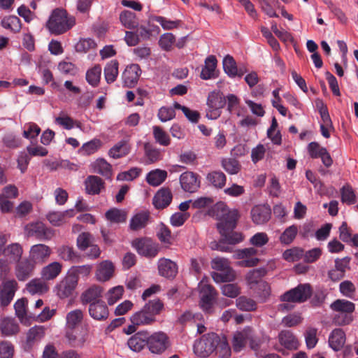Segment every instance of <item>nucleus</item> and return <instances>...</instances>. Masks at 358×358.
Masks as SVG:
<instances>
[{
  "label": "nucleus",
  "mask_w": 358,
  "mask_h": 358,
  "mask_svg": "<svg viewBox=\"0 0 358 358\" xmlns=\"http://www.w3.org/2000/svg\"><path fill=\"white\" fill-rule=\"evenodd\" d=\"M120 21L123 27L128 29H134L139 22L135 13L124 10L120 14Z\"/></svg>",
  "instance_id": "c756f323"
},
{
  "label": "nucleus",
  "mask_w": 358,
  "mask_h": 358,
  "mask_svg": "<svg viewBox=\"0 0 358 358\" xmlns=\"http://www.w3.org/2000/svg\"><path fill=\"white\" fill-rule=\"evenodd\" d=\"M1 24L3 28L10 29L14 33H17L21 29V21L19 17L15 15L5 17L2 19Z\"/></svg>",
  "instance_id": "8fccbe9b"
},
{
  "label": "nucleus",
  "mask_w": 358,
  "mask_h": 358,
  "mask_svg": "<svg viewBox=\"0 0 358 358\" xmlns=\"http://www.w3.org/2000/svg\"><path fill=\"white\" fill-rule=\"evenodd\" d=\"M89 314L96 320H104L108 317V309L103 301H96L89 305Z\"/></svg>",
  "instance_id": "b1692460"
},
{
  "label": "nucleus",
  "mask_w": 358,
  "mask_h": 358,
  "mask_svg": "<svg viewBox=\"0 0 358 358\" xmlns=\"http://www.w3.org/2000/svg\"><path fill=\"white\" fill-rule=\"evenodd\" d=\"M345 340L344 331L341 329H335L329 336V345L332 350L337 352L343 348Z\"/></svg>",
  "instance_id": "393cba45"
},
{
  "label": "nucleus",
  "mask_w": 358,
  "mask_h": 358,
  "mask_svg": "<svg viewBox=\"0 0 358 358\" xmlns=\"http://www.w3.org/2000/svg\"><path fill=\"white\" fill-rule=\"evenodd\" d=\"M73 210L70 209L64 212H50L47 215L48 220L54 226H60L64 222L66 216H73Z\"/></svg>",
  "instance_id": "79ce46f5"
},
{
  "label": "nucleus",
  "mask_w": 358,
  "mask_h": 358,
  "mask_svg": "<svg viewBox=\"0 0 358 358\" xmlns=\"http://www.w3.org/2000/svg\"><path fill=\"white\" fill-rule=\"evenodd\" d=\"M92 266L90 264L82 266H73L68 271L67 273L77 280L78 283L79 278H87L92 271Z\"/></svg>",
  "instance_id": "ea45409f"
},
{
  "label": "nucleus",
  "mask_w": 358,
  "mask_h": 358,
  "mask_svg": "<svg viewBox=\"0 0 358 358\" xmlns=\"http://www.w3.org/2000/svg\"><path fill=\"white\" fill-rule=\"evenodd\" d=\"M330 308L337 313L352 314L355 311V306L351 301L345 299H337L330 305Z\"/></svg>",
  "instance_id": "e433bc0d"
},
{
  "label": "nucleus",
  "mask_w": 358,
  "mask_h": 358,
  "mask_svg": "<svg viewBox=\"0 0 358 358\" xmlns=\"http://www.w3.org/2000/svg\"><path fill=\"white\" fill-rule=\"evenodd\" d=\"M211 267L215 271L212 273V278L216 282L233 280L234 275L227 259L215 257L211 262Z\"/></svg>",
  "instance_id": "423d86ee"
},
{
  "label": "nucleus",
  "mask_w": 358,
  "mask_h": 358,
  "mask_svg": "<svg viewBox=\"0 0 358 358\" xmlns=\"http://www.w3.org/2000/svg\"><path fill=\"white\" fill-rule=\"evenodd\" d=\"M78 286L77 280L68 273L55 286L56 294L60 299L72 296Z\"/></svg>",
  "instance_id": "9b49d317"
},
{
  "label": "nucleus",
  "mask_w": 358,
  "mask_h": 358,
  "mask_svg": "<svg viewBox=\"0 0 358 358\" xmlns=\"http://www.w3.org/2000/svg\"><path fill=\"white\" fill-rule=\"evenodd\" d=\"M93 236L89 232H82L77 237L76 245L80 251H86L92 243Z\"/></svg>",
  "instance_id": "680f3d73"
},
{
  "label": "nucleus",
  "mask_w": 358,
  "mask_h": 358,
  "mask_svg": "<svg viewBox=\"0 0 358 358\" xmlns=\"http://www.w3.org/2000/svg\"><path fill=\"white\" fill-rule=\"evenodd\" d=\"M208 181L215 188L221 189L226 184V176L220 171H214L208 173Z\"/></svg>",
  "instance_id": "37998d69"
},
{
  "label": "nucleus",
  "mask_w": 358,
  "mask_h": 358,
  "mask_svg": "<svg viewBox=\"0 0 358 358\" xmlns=\"http://www.w3.org/2000/svg\"><path fill=\"white\" fill-rule=\"evenodd\" d=\"M153 136L157 143L163 146L170 144L169 135L159 126L153 127Z\"/></svg>",
  "instance_id": "0e129e2a"
},
{
  "label": "nucleus",
  "mask_w": 358,
  "mask_h": 358,
  "mask_svg": "<svg viewBox=\"0 0 358 358\" xmlns=\"http://www.w3.org/2000/svg\"><path fill=\"white\" fill-rule=\"evenodd\" d=\"M215 354L221 358H229L231 356V348L224 335H220V341L216 346Z\"/></svg>",
  "instance_id": "09e8293b"
},
{
  "label": "nucleus",
  "mask_w": 358,
  "mask_h": 358,
  "mask_svg": "<svg viewBox=\"0 0 358 358\" xmlns=\"http://www.w3.org/2000/svg\"><path fill=\"white\" fill-rule=\"evenodd\" d=\"M132 246L136 248L140 255L148 258L155 257L159 252L157 244L148 238H141L134 240Z\"/></svg>",
  "instance_id": "6e6552de"
},
{
  "label": "nucleus",
  "mask_w": 358,
  "mask_h": 358,
  "mask_svg": "<svg viewBox=\"0 0 358 358\" xmlns=\"http://www.w3.org/2000/svg\"><path fill=\"white\" fill-rule=\"evenodd\" d=\"M257 252L254 248H244L238 250L236 252V256L238 259H245L241 262V265L245 267H253L259 262V259L253 257Z\"/></svg>",
  "instance_id": "4be33fe9"
},
{
  "label": "nucleus",
  "mask_w": 358,
  "mask_h": 358,
  "mask_svg": "<svg viewBox=\"0 0 358 358\" xmlns=\"http://www.w3.org/2000/svg\"><path fill=\"white\" fill-rule=\"evenodd\" d=\"M298 233V228L296 225L293 224L288 227L281 234L280 236V241L282 244L289 245L295 239Z\"/></svg>",
  "instance_id": "4d7b16f0"
},
{
  "label": "nucleus",
  "mask_w": 358,
  "mask_h": 358,
  "mask_svg": "<svg viewBox=\"0 0 358 358\" xmlns=\"http://www.w3.org/2000/svg\"><path fill=\"white\" fill-rule=\"evenodd\" d=\"M102 143L98 138H94L85 143L80 148L79 152L84 155H90L95 153L101 146Z\"/></svg>",
  "instance_id": "6e6d98bb"
},
{
  "label": "nucleus",
  "mask_w": 358,
  "mask_h": 358,
  "mask_svg": "<svg viewBox=\"0 0 358 358\" xmlns=\"http://www.w3.org/2000/svg\"><path fill=\"white\" fill-rule=\"evenodd\" d=\"M176 42V37L172 33L163 34L159 40V45L165 51H170Z\"/></svg>",
  "instance_id": "69168bd1"
},
{
  "label": "nucleus",
  "mask_w": 358,
  "mask_h": 358,
  "mask_svg": "<svg viewBox=\"0 0 358 358\" xmlns=\"http://www.w3.org/2000/svg\"><path fill=\"white\" fill-rule=\"evenodd\" d=\"M59 257L65 262L78 263L81 262V255L73 247L62 245L57 249Z\"/></svg>",
  "instance_id": "bb28decb"
},
{
  "label": "nucleus",
  "mask_w": 358,
  "mask_h": 358,
  "mask_svg": "<svg viewBox=\"0 0 358 358\" xmlns=\"http://www.w3.org/2000/svg\"><path fill=\"white\" fill-rule=\"evenodd\" d=\"M217 292L210 285H203L200 289L199 306L206 313H211L213 310V305L215 301Z\"/></svg>",
  "instance_id": "0eeeda50"
},
{
  "label": "nucleus",
  "mask_w": 358,
  "mask_h": 358,
  "mask_svg": "<svg viewBox=\"0 0 358 358\" xmlns=\"http://www.w3.org/2000/svg\"><path fill=\"white\" fill-rule=\"evenodd\" d=\"M144 152L145 164H151L159 161L162 158L160 150L148 143L144 145Z\"/></svg>",
  "instance_id": "473e14b6"
},
{
  "label": "nucleus",
  "mask_w": 358,
  "mask_h": 358,
  "mask_svg": "<svg viewBox=\"0 0 358 358\" xmlns=\"http://www.w3.org/2000/svg\"><path fill=\"white\" fill-rule=\"evenodd\" d=\"M51 253L50 248L44 244H36L31 246L30 250L29 259L36 264L43 263Z\"/></svg>",
  "instance_id": "5701e85b"
},
{
  "label": "nucleus",
  "mask_w": 358,
  "mask_h": 358,
  "mask_svg": "<svg viewBox=\"0 0 358 358\" xmlns=\"http://www.w3.org/2000/svg\"><path fill=\"white\" fill-rule=\"evenodd\" d=\"M164 308V303L159 299L149 300L138 311L130 317V321L139 326L151 325L156 322V316L159 315Z\"/></svg>",
  "instance_id": "f03ea898"
},
{
  "label": "nucleus",
  "mask_w": 358,
  "mask_h": 358,
  "mask_svg": "<svg viewBox=\"0 0 358 358\" xmlns=\"http://www.w3.org/2000/svg\"><path fill=\"white\" fill-rule=\"evenodd\" d=\"M303 255V249L299 248H293L292 249L286 250L282 254V257L287 262H294L301 259Z\"/></svg>",
  "instance_id": "338daca9"
},
{
  "label": "nucleus",
  "mask_w": 358,
  "mask_h": 358,
  "mask_svg": "<svg viewBox=\"0 0 358 358\" xmlns=\"http://www.w3.org/2000/svg\"><path fill=\"white\" fill-rule=\"evenodd\" d=\"M173 195L168 188H161L155 194L152 204L156 209H164L169 206L172 201Z\"/></svg>",
  "instance_id": "412c9836"
},
{
  "label": "nucleus",
  "mask_w": 358,
  "mask_h": 358,
  "mask_svg": "<svg viewBox=\"0 0 358 358\" xmlns=\"http://www.w3.org/2000/svg\"><path fill=\"white\" fill-rule=\"evenodd\" d=\"M150 215L149 212L142 210L135 214L130 220L129 228L133 231L143 229L148 224Z\"/></svg>",
  "instance_id": "cd10ccee"
},
{
  "label": "nucleus",
  "mask_w": 358,
  "mask_h": 358,
  "mask_svg": "<svg viewBox=\"0 0 358 358\" xmlns=\"http://www.w3.org/2000/svg\"><path fill=\"white\" fill-rule=\"evenodd\" d=\"M123 292L124 289L122 286H116L110 289L106 295L108 303L110 306L115 303L122 297Z\"/></svg>",
  "instance_id": "774afa93"
},
{
  "label": "nucleus",
  "mask_w": 358,
  "mask_h": 358,
  "mask_svg": "<svg viewBox=\"0 0 358 358\" xmlns=\"http://www.w3.org/2000/svg\"><path fill=\"white\" fill-rule=\"evenodd\" d=\"M44 336V329L42 327L34 326L29 329L27 334V345L32 347L36 341H40Z\"/></svg>",
  "instance_id": "3c124183"
},
{
  "label": "nucleus",
  "mask_w": 358,
  "mask_h": 358,
  "mask_svg": "<svg viewBox=\"0 0 358 358\" xmlns=\"http://www.w3.org/2000/svg\"><path fill=\"white\" fill-rule=\"evenodd\" d=\"M250 214L255 224H263L270 220L271 210L267 205H257L252 208Z\"/></svg>",
  "instance_id": "f3484780"
},
{
  "label": "nucleus",
  "mask_w": 358,
  "mask_h": 358,
  "mask_svg": "<svg viewBox=\"0 0 358 358\" xmlns=\"http://www.w3.org/2000/svg\"><path fill=\"white\" fill-rule=\"evenodd\" d=\"M75 24V20L69 17L67 12L62 8H56L47 22V27L52 34H62L69 30Z\"/></svg>",
  "instance_id": "7ed1b4c3"
},
{
  "label": "nucleus",
  "mask_w": 358,
  "mask_h": 358,
  "mask_svg": "<svg viewBox=\"0 0 358 358\" xmlns=\"http://www.w3.org/2000/svg\"><path fill=\"white\" fill-rule=\"evenodd\" d=\"M223 69L231 78H235L237 74V64L235 59L229 55H226L222 61Z\"/></svg>",
  "instance_id": "864d4df0"
},
{
  "label": "nucleus",
  "mask_w": 358,
  "mask_h": 358,
  "mask_svg": "<svg viewBox=\"0 0 358 358\" xmlns=\"http://www.w3.org/2000/svg\"><path fill=\"white\" fill-rule=\"evenodd\" d=\"M107 220L112 223H122L127 220V214L124 210L116 208H110L105 213Z\"/></svg>",
  "instance_id": "49530a36"
},
{
  "label": "nucleus",
  "mask_w": 358,
  "mask_h": 358,
  "mask_svg": "<svg viewBox=\"0 0 358 358\" xmlns=\"http://www.w3.org/2000/svg\"><path fill=\"white\" fill-rule=\"evenodd\" d=\"M141 74V69L138 64H132L127 66L122 75L124 86L134 87L137 84Z\"/></svg>",
  "instance_id": "2eb2a0df"
},
{
  "label": "nucleus",
  "mask_w": 358,
  "mask_h": 358,
  "mask_svg": "<svg viewBox=\"0 0 358 358\" xmlns=\"http://www.w3.org/2000/svg\"><path fill=\"white\" fill-rule=\"evenodd\" d=\"M208 215L217 220L216 227L220 234L218 241L210 243L213 250L231 252L234 245L241 243L243 237L234 231L240 215L236 209H230L224 202H217L208 210Z\"/></svg>",
  "instance_id": "f257e3e1"
},
{
  "label": "nucleus",
  "mask_w": 358,
  "mask_h": 358,
  "mask_svg": "<svg viewBox=\"0 0 358 358\" xmlns=\"http://www.w3.org/2000/svg\"><path fill=\"white\" fill-rule=\"evenodd\" d=\"M119 64L117 60H112L108 62L104 68L105 80L108 84L115 81L118 76Z\"/></svg>",
  "instance_id": "a19ab883"
},
{
  "label": "nucleus",
  "mask_w": 358,
  "mask_h": 358,
  "mask_svg": "<svg viewBox=\"0 0 358 358\" xmlns=\"http://www.w3.org/2000/svg\"><path fill=\"white\" fill-rule=\"evenodd\" d=\"M152 19L153 21L158 22L164 30H172L173 29H176L179 27L181 23V21L179 20H171L160 15H155Z\"/></svg>",
  "instance_id": "13d9d810"
},
{
  "label": "nucleus",
  "mask_w": 358,
  "mask_h": 358,
  "mask_svg": "<svg viewBox=\"0 0 358 358\" xmlns=\"http://www.w3.org/2000/svg\"><path fill=\"white\" fill-rule=\"evenodd\" d=\"M102 289L99 286H92L85 290L81 295L83 304H91L96 301H101Z\"/></svg>",
  "instance_id": "2f4dec72"
},
{
  "label": "nucleus",
  "mask_w": 358,
  "mask_h": 358,
  "mask_svg": "<svg viewBox=\"0 0 358 358\" xmlns=\"http://www.w3.org/2000/svg\"><path fill=\"white\" fill-rule=\"evenodd\" d=\"M26 289L31 294H42L45 293L48 287L46 284L39 279H33L26 285Z\"/></svg>",
  "instance_id": "a18cd8bd"
},
{
  "label": "nucleus",
  "mask_w": 358,
  "mask_h": 358,
  "mask_svg": "<svg viewBox=\"0 0 358 358\" xmlns=\"http://www.w3.org/2000/svg\"><path fill=\"white\" fill-rule=\"evenodd\" d=\"M248 335L245 331H236L231 341L234 352H241L247 343Z\"/></svg>",
  "instance_id": "5fc2aeb1"
},
{
  "label": "nucleus",
  "mask_w": 358,
  "mask_h": 358,
  "mask_svg": "<svg viewBox=\"0 0 358 358\" xmlns=\"http://www.w3.org/2000/svg\"><path fill=\"white\" fill-rule=\"evenodd\" d=\"M157 267L159 274L167 279H173L178 273V265L169 259H159L157 262Z\"/></svg>",
  "instance_id": "dca6fc26"
},
{
  "label": "nucleus",
  "mask_w": 358,
  "mask_h": 358,
  "mask_svg": "<svg viewBox=\"0 0 358 358\" xmlns=\"http://www.w3.org/2000/svg\"><path fill=\"white\" fill-rule=\"evenodd\" d=\"M101 73V68L99 65H96L88 69L86 72L85 78L89 85L93 87L98 86L100 82Z\"/></svg>",
  "instance_id": "603ef678"
},
{
  "label": "nucleus",
  "mask_w": 358,
  "mask_h": 358,
  "mask_svg": "<svg viewBox=\"0 0 358 358\" xmlns=\"http://www.w3.org/2000/svg\"><path fill=\"white\" fill-rule=\"evenodd\" d=\"M61 271L62 264L58 262H54L42 269L41 275L43 279L50 280L58 276Z\"/></svg>",
  "instance_id": "4c0bfd02"
},
{
  "label": "nucleus",
  "mask_w": 358,
  "mask_h": 358,
  "mask_svg": "<svg viewBox=\"0 0 358 358\" xmlns=\"http://www.w3.org/2000/svg\"><path fill=\"white\" fill-rule=\"evenodd\" d=\"M26 230L29 236H35L40 241L49 240L53 235L52 230L41 222H36L27 224Z\"/></svg>",
  "instance_id": "f8f14e48"
},
{
  "label": "nucleus",
  "mask_w": 358,
  "mask_h": 358,
  "mask_svg": "<svg viewBox=\"0 0 358 358\" xmlns=\"http://www.w3.org/2000/svg\"><path fill=\"white\" fill-rule=\"evenodd\" d=\"M313 289L308 283H300L280 296L282 302L303 303L312 295Z\"/></svg>",
  "instance_id": "39448f33"
},
{
  "label": "nucleus",
  "mask_w": 358,
  "mask_h": 358,
  "mask_svg": "<svg viewBox=\"0 0 358 358\" xmlns=\"http://www.w3.org/2000/svg\"><path fill=\"white\" fill-rule=\"evenodd\" d=\"M0 330L2 335L9 336L19 331V326L13 320L5 317L1 320Z\"/></svg>",
  "instance_id": "c9c22d12"
},
{
  "label": "nucleus",
  "mask_w": 358,
  "mask_h": 358,
  "mask_svg": "<svg viewBox=\"0 0 358 358\" xmlns=\"http://www.w3.org/2000/svg\"><path fill=\"white\" fill-rule=\"evenodd\" d=\"M279 342L287 350H296L299 345V341L290 330H282L278 334Z\"/></svg>",
  "instance_id": "a878e982"
},
{
  "label": "nucleus",
  "mask_w": 358,
  "mask_h": 358,
  "mask_svg": "<svg viewBox=\"0 0 358 358\" xmlns=\"http://www.w3.org/2000/svg\"><path fill=\"white\" fill-rule=\"evenodd\" d=\"M180 183L185 192L190 193L196 192L200 187L199 176L190 171L184 172L180 175Z\"/></svg>",
  "instance_id": "4468645a"
},
{
  "label": "nucleus",
  "mask_w": 358,
  "mask_h": 358,
  "mask_svg": "<svg viewBox=\"0 0 358 358\" xmlns=\"http://www.w3.org/2000/svg\"><path fill=\"white\" fill-rule=\"evenodd\" d=\"M36 264L29 258L18 261L15 268V276L20 281H25L33 275Z\"/></svg>",
  "instance_id": "ddd939ff"
},
{
  "label": "nucleus",
  "mask_w": 358,
  "mask_h": 358,
  "mask_svg": "<svg viewBox=\"0 0 358 358\" xmlns=\"http://www.w3.org/2000/svg\"><path fill=\"white\" fill-rule=\"evenodd\" d=\"M85 192L90 195H98L105 188V182L97 176H89L84 182Z\"/></svg>",
  "instance_id": "aec40b11"
},
{
  "label": "nucleus",
  "mask_w": 358,
  "mask_h": 358,
  "mask_svg": "<svg viewBox=\"0 0 358 358\" xmlns=\"http://www.w3.org/2000/svg\"><path fill=\"white\" fill-rule=\"evenodd\" d=\"M130 147L127 140L122 139L114 145L108 151V155L113 159H120L127 155Z\"/></svg>",
  "instance_id": "c85d7f7f"
},
{
  "label": "nucleus",
  "mask_w": 358,
  "mask_h": 358,
  "mask_svg": "<svg viewBox=\"0 0 358 358\" xmlns=\"http://www.w3.org/2000/svg\"><path fill=\"white\" fill-rule=\"evenodd\" d=\"M114 269V265L110 261H103L96 271L97 279L102 282L108 280L112 277Z\"/></svg>",
  "instance_id": "7c9ffc66"
},
{
  "label": "nucleus",
  "mask_w": 358,
  "mask_h": 358,
  "mask_svg": "<svg viewBox=\"0 0 358 358\" xmlns=\"http://www.w3.org/2000/svg\"><path fill=\"white\" fill-rule=\"evenodd\" d=\"M226 105V98L219 92H212L208 94L207 106L208 108L219 109L224 108Z\"/></svg>",
  "instance_id": "58836bf2"
},
{
  "label": "nucleus",
  "mask_w": 358,
  "mask_h": 358,
  "mask_svg": "<svg viewBox=\"0 0 358 358\" xmlns=\"http://www.w3.org/2000/svg\"><path fill=\"white\" fill-rule=\"evenodd\" d=\"M18 289V284L15 279L4 280L0 284V305L6 307L13 301Z\"/></svg>",
  "instance_id": "1a4fd4ad"
},
{
  "label": "nucleus",
  "mask_w": 358,
  "mask_h": 358,
  "mask_svg": "<svg viewBox=\"0 0 358 358\" xmlns=\"http://www.w3.org/2000/svg\"><path fill=\"white\" fill-rule=\"evenodd\" d=\"M169 337L162 332H155L152 335L148 333L147 347L152 353L160 354L168 347Z\"/></svg>",
  "instance_id": "9d476101"
},
{
  "label": "nucleus",
  "mask_w": 358,
  "mask_h": 358,
  "mask_svg": "<svg viewBox=\"0 0 358 358\" xmlns=\"http://www.w3.org/2000/svg\"><path fill=\"white\" fill-rule=\"evenodd\" d=\"M22 248L19 243H12L5 248L3 255L10 256V259L18 262L22 257Z\"/></svg>",
  "instance_id": "052dcab7"
},
{
  "label": "nucleus",
  "mask_w": 358,
  "mask_h": 358,
  "mask_svg": "<svg viewBox=\"0 0 358 358\" xmlns=\"http://www.w3.org/2000/svg\"><path fill=\"white\" fill-rule=\"evenodd\" d=\"M83 318V314L81 310L76 309L70 311L66 317L67 328L72 331L81 322Z\"/></svg>",
  "instance_id": "de8ad7c7"
},
{
  "label": "nucleus",
  "mask_w": 358,
  "mask_h": 358,
  "mask_svg": "<svg viewBox=\"0 0 358 358\" xmlns=\"http://www.w3.org/2000/svg\"><path fill=\"white\" fill-rule=\"evenodd\" d=\"M148 338V331H138L128 339L127 345L134 352H141L147 346Z\"/></svg>",
  "instance_id": "a211bd4d"
},
{
  "label": "nucleus",
  "mask_w": 358,
  "mask_h": 358,
  "mask_svg": "<svg viewBox=\"0 0 358 358\" xmlns=\"http://www.w3.org/2000/svg\"><path fill=\"white\" fill-rule=\"evenodd\" d=\"M94 172L100 174L107 179L110 178L112 176L111 165L104 159L99 158L93 164Z\"/></svg>",
  "instance_id": "f704fd0d"
},
{
  "label": "nucleus",
  "mask_w": 358,
  "mask_h": 358,
  "mask_svg": "<svg viewBox=\"0 0 358 358\" xmlns=\"http://www.w3.org/2000/svg\"><path fill=\"white\" fill-rule=\"evenodd\" d=\"M236 307L241 311L251 312L257 309V305L255 300L245 296H241L236 300Z\"/></svg>",
  "instance_id": "c03bdc74"
},
{
  "label": "nucleus",
  "mask_w": 358,
  "mask_h": 358,
  "mask_svg": "<svg viewBox=\"0 0 358 358\" xmlns=\"http://www.w3.org/2000/svg\"><path fill=\"white\" fill-rule=\"evenodd\" d=\"M341 201L343 203H346L348 205H351L356 202V195L350 185H344L341 189Z\"/></svg>",
  "instance_id": "e2e57ef3"
},
{
  "label": "nucleus",
  "mask_w": 358,
  "mask_h": 358,
  "mask_svg": "<svg viewBox=\"0 0 358 358\" xmlns=\"http://www.w3.org/2000/svg\"><path fill=\"white\" fill-rule=\"evenodd\" d=\"M220 341V335L216 333L204 334L194 345V353L201 357H207L215 353Z\"/></svg>",
  "instance_id": "20e7f679"
},
{
  "label": "nucleus",
  "mask_w": 358,
  "mask_h": 358,
  "mask_svg": "<svg viewBox=\"0 0 358 358\" xmlns=\"http://www.w3.org/2000/svg\"><path fill=\"white\" fill-rule=\"evenodd\" d=\"M217 64V60L215 56H208L205 59V64L201 69L200 78L204 80L217 78L218 74L216 71Z\"/></svg>",
  "instance_id": "6ab92c4d"
},
{
  "label": "nucleus",
  "mask_w": 358,
  "mask_h": 358,
  "mask_svg": "<svg viewBox=\"0 0 358 358\" xmlns=\"http://www.w3.org/2000/svg\"><path fill=\"white\" fill-rule=\"evenodd\" d=\"M222 168L229 174H237L240 169L241 165L235 159L233 158H224L221 161Z\"/></svg>",
  "instance_id": "bf43d9fd"
},
{
  "label": "nucleus",
  "mask_w": 358,
  "mask_h": 358,
  "mask_svg": "<svg viewBox=\"0 0 358 358\" xmlns=\"http://www.w3.org/2000/svg\"><path fill=\"white\" fill-rule=\"evenodd\" d=\"M167 172L164 170L155 169L150 171L146 176L147 182L153 186L160 185L166 178Z\"/></svg>",
  "instance_id": "72a5a7b5"
}]
</instances>
